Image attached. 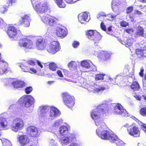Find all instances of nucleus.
<instances>
[{"label": "nucleus", "instance_id": "obj_26", "mask_svg": "<svg viewBox=\"0 0 146 146\" xmlns=\"http://www.w3.org/2000/svg\"><path fill=\"white\" fill-rule=\"evenodd\" d=\"M70 130V127L68 125H61L59 128V133L60 135H66L69 132V130Z\"/></svg>", "mask_w": 146, "mask_h": 146}, {"label": "nucleus", "instance_id": "obj_64", "mask_svg": "<svg viewBox=\"0 0 146 146\" xmlns=\"http://www.w3.org/2000/svg\"><path fill=\"white\" fill-rule=\"evenodd\" d=\"M134 96L137 100H141V97L139 96L135 95V96Z\"/></svg>", "mask_w": 146, "mask_h": 146}, {"label": "nucleus", "instance_id": "obj_12", "mask_svg": "<svg viewBox=\"0 0 146 146\" xmlns=\"http://www.w3.org/2000/svg\"><path fill=\"white\" fill-rule=\"evenodd\" d=\"M39 115L44 119L48 120L50 107L48 106H41L38 108Z\"/></svg>", "mask_w": 146, "mask_h": 146}, {"label": "nucleus", "instance_id": "obj_14", "mask_svg": "<svg viewBox=\"0 0 146 146\" xmlns=\"http://www.w3.org/2000/svg\"><path fill=\"white\" fill-rule=\"evenodd\" d=\"M59 43L58 41H52L47 47L48 51L50 53L54 54L59 51L60 49L59 46Z\"/></svg>", "mask_w": 146, "mask_h": 146}, {"label": "nucleus", "instance_id": "obj_18", "mask_svg": "<svg viewBox=\"0 0 146 146\" xmlns=\"http://www.w3.org/2000/svg\"><path fill=\"white\" fill-rule=\"evenodd\" d=\"M30 21L29 16L25 14L21 16V19L19 21V23L25 27H28L30 25Z\"/></svg>", "mask_w": 146, "mask_h": 146}, {"label": "nucleus", "instance_id": "obj_15", "mask_svg": "<svg viewBox=\"0 0 146 146\" xmlns=\"http://www.w3.org/2000/svg\"><path fill=\"white\" fill-rule=\"evenodd\" d=\"M61 114L60 110L54 107L50 108L48 116V120L53 119L54 118L59 116Z\"/></svg>", "mask_w": 146, "mask_h": 146}, {"label": "nucleus", "instance_id": "obj_45", "mask_svg": "<svg viewBox=\"0 0 146 146\" xmlns=\"http://www.w3.org/2000/svg\"><path fill=\"white\" fill-rule=\"evenodd\" d=\"M140 113L143 116L145 115H146V108H141L140 111Z\"/></svg>", "mask_w": 146, "mask_h": 146}, {"label": "nucleus", "instance_id": "obj_39", "mask_svg": "<svg viewBox=\"0 0 146 146\" xmlns=\"http://www.w3.org/2000/svg\"><path fill=\"white\" fill-rule=\"evenodd\" d=\"M146 50V47L145 48H144L143 50L140 49H137L136 50L135 52L136 54L138 55V56L140 57L141 56H142L143 55V50Z\"/></svg>", "mask_w": 146, "mask_h": 146}, {"label": "nucleus", "instance_id": "obj_30", "mask_svg": "<svg viewBox=\"0 0 146 146\" xmlns=\"http://www.w3.org/2000/svg\"><path fill=\"white\" fill-rule=\"evenodd\" d=\"M115 137L117 138H113L112 142L115 143L118 146H124V144L123 141L119 139L116 135Z\"/></svg>", "mask_w": 146, "mask_h": 146}, {"label": "nucleus", "instance_id": "obj_3", "mask_svg": "<svg viewBox=\"0 0 146 146\" xmlns=\"http://www.w3.org/2000/svg\"><path fill=\"white\" fill-rule=\"evenodd\" d=\"M34 10L39 14L45 13L48 9L47 3L37 1L34 3L35 0H31Z\"/></svg>", "mask_w": 146, "mask_h": 146}, {"label": "nucleus", "instance_id": "obj_50", "mask_svg": "<svg viewBox=\"0 0 146 146\" xmlns=\"http://www.w3.org/2000/svg\"><path fill=\"white\" fill-rule=\"evenodd\" d=\"M133 9V7H129L127 8L126 10V13L127 14H129L131 13Z\"/></svg>", "mask_w": 146, "mask_h": 146}, {"label": "nucleus", "instance_id": "obj_51", "mask_svg": "<svg viewBox=\"0 0 146 146\" xmlns=\"http://www.w3.org/2000/svg\"><path fill=\"white\" fill-rule=\"evenodd\" d=\"M141 129L146 133V124L141 123Z\"/></svg>", "mask_w": 146, "mask_h": 146}, {"label": "nucleus", "instance_id": "obj_42", "mask_svg": "<svg viewBox=\"0 0 146 146\" xmlns=\"http://www.w3.org/2000/svg\"><path fill=\"white\" fill-rule=\"evenodd\" d=\"M49 67L51 70L55 71L57 68V66L55 63L52 62L49 64Z\"/></svg>", "mask_w": 146, "mask_h": 146}, {"label": "nucleus", "instance_id": "obj_31", "mask_svg": "<svg viewBox=\"0 0 146 146\" xmlns=\"http://www.w3.org/2000/svg\"><path fill=\"white\" fill-rule=\"evenodd\" d=\"M101 53L102 54L103 57L105 60L109 59L111 54V52L108 51H102Z\"/></svg>", "mask_w": 146, "mask_h": 146}, {"label": "nucleus", "instance_id": "obj_58", "mask_svg": "<svg viewBox=\"0 0 146 146\" xmlns=\"http://www.w3.org/2000/svg\"><path fill=\"white\" fill-rule=\"evenodd\" d=\"M111 27V26H110L108 29L107 32V33L109 35H111V33H110L111 31H112Z\"/></svg>", "mask_w": 146, "mask_h": 146}, {"label": "nucleus", "instance_id": "obj_8", "mask_svg": "<svg viewBox=\"0 0 146 146\" xmlns=\"http://www.w3.org/2000/svg\"><path fill=\"white\" fill-rule=\"evenodd\" d=\"M86 35L88 38L93 41L94 43H98L101 39L102 36L100 34L96 31L90 30L87 31Z\"/></svg>", "mask_w": 146, "mask_h": 146}, {"label": "nucleus", "instance_id": "obj_57", "mask_svg": "<svg viewBox=\"0 0 146 146\" xmlns=\"http://www.w3.org/2000/svg\"><path fill=\"white\" fill-rule=\"evenodd\" d=\"M125 31L129 34L132 33L133 32V30L132 29H126Z\"/></svg>", "mask_w": 146, "mask_h": 146}, {"label": "nucleus", "instance_id": "obj_4", "mask_svg": "<svg viewBox=\"0 0 146 146\" xmlns=\"http://www.w3.org/2000/svg\"><path fill=\"white\" fill-rule=\"evenodd\" d=\"M19 46L23 47L25 48V51L33 50L35 48V44L32 40L28 39L27 37L20 39L19 41Z\"/></svg>", "mask_w": 146, "mask_h": 146}, {"label": "nucleus", "instance_id": "obj_56", "mask_svg": "<svg viewBox=\"0 0 146 146\" xmlns=\"http://www.w3.org/2000/svg\"><path fill=\"white\" fill-rule=\"evenodd\" d=\"M78 0H66V1L67 3H73Z\"/></svg>", "mask_w": 146, "mask_h": 146}, {"label": "nucleus", "instance_id": "obj_43", "mask_svg": "<svg viewBox=\"0 0 146 146\" xmlns=\"http://www.w3.org/2000/svg\"><path fill=\"white\" fill-rule=\"evenodd\" d=\"M105 74H97L96 75L95 79L96 80H98L104 79V77Z\"/></svg>", "mask_w": 146, "mask_h": 146}, {"label": "nucleus", "instance_id": "obj_13", "mask_svg": "<svg viewBox=\"0 0 146 146\" xmlns=\"http://www.w3.org/2000/svg\"><path fill=\"white\" fill-rule=\"evenodd\" d=\"M127 131L128 134L133 137H138L140 136V130L137 126L130 125L127 128Z\"/></svg>", "mask_w": 146, "mask_h": 146}, {"label": "nucleus", "instance_id": "obj_27", "mask_svg": "<svg viewBox=\"0 0 146 146\" xmlns=\"http://www.w3.org/2000/svg\"><path fill=\"white\" fill-rule=\"evenodd\" d=\"M25 84L23 82L20 80H13L12 86L15 88L18 89L22 88L24 86Z\"/></svg>", "mask_w": 146, "mask_h": 146}, {"label": "nucleus", "instance_id": "obj_32", "mask_svg": "<svg viewBox=\"0 0 146 146\" xmlns=\"http://www.w3.org/2000/svg\"><path fill=\"white\" fill-rule=\"evenodd\" d=\"M131 87L133 91L138 90L140 88L139 84L136 82H133L131 85Z\"/></svg>", "mask_w": 146, "mask_h": 146}, {"label": "nucleus", "instance_id": "obj_59", "mask_svg": "<svg viewBox=\"0 0 146 146\" xmlns=\"http://www.w3.org/2000/svg\"><path fill=\"white\" fill-rule=\"evenodd\" d=\"M110 80L111 82L113 80V79L109 76H106V81L108 82Z\"/></svg>", "mask_w": 146, "mask_h": 146}, {"label": "nucleus", "instance_id": "obj_52", "mask_svg": "<svg viewBox=\"0 0 146 146\" xmlns=\"http://www.w3.org/2000/svg\"><path fill=\"white\" fill-rule=\"evenodd\" d=\"M128 25V24L125 21H122L120 23L121 26L123 27H125Z\"/></svg>", "mask_w": 146, "mask_h": 146}, {"label": "nucleus", "instance_id": "obj_63", "mask_svg": "<svg viewBox=\"0 0 146 146\" xmlns=\"http://www.w3.org/2000/svg\"><path fill=\"white\" fill-rule=\"evenodd\" d=\"M134 13L135 14H137L139 15H142V14L141 11L138 10H135V11Z\"/></svg>", "mask_w": 146, "mask_h": 146}, {"label": "nucleus", "instance_id": "obj_53", "mask_svg": "<svg viewBox=\"0 0 146 146\" xmlns=\"http://www.w3.org/2000/svg\"><path fill=\"white\" fill-rule=\"evenodd\" d=\"M16 0H8V1L7 2L8 6H10L12 5L13 3H15Z\"/></svg>", "mask_w": 146, "mask_h": 146}, {"label": "nucleus", "instance_id": "obj_48", "mask_svg": "<svg viewBox=\"0 0 146 146\" xmlns=\"http://www.w3.org/2000/svg\"><path fill=\"white\" fill-rule=\"evenodd\" d=\"M77 65L76 63V62L72 61L68 64L69 67H75Z\"/></svg>", "mask_w": 146, "mask_h": 146}, {"label": "nucleus", "instance_id": "obj_47", "mask_svg": "<svg viewBox=\"0 0 146 146\" xmlns=\"http://www.w3.org/2000/svg\"><path fill=\"white\" fill-rule=\"evenodd\" d=\"M27 64V66L29 67H31V66H34L35 64V62L33 60H30L27 62H26Z\"/></svg>", "mask_w": 146, "mask_h": 146}, {"label": "nucleus", "instance_id": "obj_38", "mask_svg": "<svg viewBox=\"0 0 146 146\" xmlns=\"http://www.w3.org/2000/svg\"><path fill=\"white\" fill-rule=\"evenodd\" d=\"M118 3L114 1H113L111 3V7L113 11L115 12L117 9Z\"/></svg>", "mask_w": 146, "mask_h": 146}, {"label": "nucleus", "instance_id": "obj_17", "mask_svg": "<svg viewBox=\"0 0 146 146\" xmlns=\"http://www.w3.org/2000/svg\"><path fill=\"white\" fill-rule=\"evenodd\" d=\"M75 137V135L73 134H69L67 136L62 137L60 140V142L63 145L68 144L70 141Z\"/></svg>", "mask_w": 146, "mask_h": 146}, {"label": "nucleus", "instance_id": "obj_5", "mask_svg": "<svg viewBox=\"0 0 146 146\" xmlns=\"http://www.w3.org/2000/svg\"><path fill=\"white\" fill-rule=\"evenodd\" d=\"M24 126L23 120L21 118L17 117L14 119L11 124V129L15 132L21 130Z\"/></svg>", "mask_w": 146, "mask_h": 146}, {"label": "nucleus", "instance_id": "obj_23", "mask_svg": "<svg viewBox=\"0 0 146 146\" xmlns=\"http://www.w3.org/2000/svg\"><path fill=\"white\" fill-rule=\"evenodd\" d=\"M20 67L23 70V71L24 72H30L31 73H36L37 71L36 70L33 68L31 67H29L27 66V64L26 62H24L23 64H22L20 65Z\"/></svg>", "mask_w": 146, "mask_h": 146}, {"label": "nucleus", "instance_id": "obj_16", "mask_svg": "<svg viewBox=\"0 0 146 146\" xmlns=\"http://www.w3.org/2000/svg\"><path fill=\"white\" fill-rule=\"evenodd\" d=\"M7 115L6 112L0 114V127H1L2 129H5L9 128L7 121L5 118Z\"/></svg>", "mask_w": 146, "mask_h": 146}, {"label": "nucleus", "instance_id": "obj_46", "mask_svg": "<svg viewBox=\"0 0 146 146\" xmlns=\"http://www.w3.org/2000/svg\"><path fill=\"white\" fill-rule=\"evenodd\" d=\"M79 42L76 41H74L72 44V46L74 48H78L79 46Z\"/></svg>", "mask_w": 146, "mask_h": 146}, {"label": "nucleus", "instance_id": "obj_61", "mask_svg": "<svg viewBox=\"0 0 146 146\" xmlns=\"http://www.w3.org/2000/svg\"><path fill=\"white\" fill-rule=\"evenodd\" d=\"M4 24V21L2 18L0 17V27H1Z\"/></svg>", "mask_w": 146, "mask_h": 146}, {"label": "nucleus", "instance_id": "obj_34", "mask_svg": "<svg viewBox=\"0 0 146 146\" xmlns=\"http://www.w3.org/2000/svg\"><path fill=\"white\" fill-rule=\"evenodd\" d=\"M3 146H12L11 142L8 140L3 138L1 139Z\"/></svg>", "mask_w": 146, "mask_h": 146}, {"label": "nucleus", "instance_id": "obj_20", "mask_svg": "<svg viewBox=\"0 0 146 146\" xmlns=\"http://www.w3.org/2000/svg\"><path fill=\"white\" fill-rule=\"evenodd\" d=\"M27 133L32 137H37L39 135L37 128L34 126H30L27 128Z\"/></svg>", "mask_w": 146, "mask_h": 146}, {"label": "nucleus", "instance_id": "obj_22", "mask_svg": "<svg viewBox=\"0 0 146 146\" xmlns=\"http://www.w3.org/2000/svg\"><path fill=\"white\" fill-rule=\"evenodd\" d=\"M36 48L38 50H43L46 47L45 40L42 37H40L36 42Z\"/></svg>", "mask_w": 146, "mask_h": 146}, {"label": "nucleus", "instance_id": "obj_54", "mask_svg": "<svg viewBox=\"0 0 146 146\" xmlns=\"http://www.w3.org/2000/svg\"><path fill=\"white\" fill-rule=\"evenodd\" d=\"M100 27L102 29L103 31H106V27L104 23L102 22L101 23Z\"/></svg>", "mask_w": 146, "mask_h": 146}, {"label": "nucleus", "instance_id": "obj_37", "mask_svg": "<svg viewBox=\"0 0 146 146\" xmlns=\"http://www.w3.org/2000/svg\"><path fill=\"white\" fill-rule=\"evenodd\" d=\"M116 16L117 15H112L111 14L107 15H106V19L110 21H113L116 18Z\"/></svg>", "mask_w": 146, "mask_h": 146}, {"label": "nucleus", "instance_id": "obj_62", "mask_svg": "<svg viewBox=\"0 0 146 146\" xmlns=\"http://www.w3.org/2000/svg\"><path fill=\"white\" fill-rule=\"evenodd\" d=\"M57 74L59 76L61 77H63V75L60 71L58 70L57 71Z\"/></svg>", "mask_w": 146, "mask_h": 146}, {"label": "nucleus", "instance_id": "obj_29", "mask_svg": "<svg viewBox=\"0 0 146 146\" xmlns=\"http://www.w3.org/2000/svg\"><path fill=\"white\" fill-rule=\"evenodd\" d=\"M97 17L101 21H104L106 20V14L104 12H100L97 15Z\"/></svg>", "mask_w": 146, "mask_h": 146}, {"label": "nucleus", "instance_id": "obj_25", "mask_svg": "<svg viewBox=\"0 0 146 146\" xmlns=\"http://www.w3.org/2000/svg\"><path fill=\"white\" fill-rule=\"evenodd\" d=\"M19 140L21 146H24L28 144L29 142V139L26 135H22L19 136Z\"/></svg>", "mask_w": 146, "mask_h": 146}, {"label": "nucleus", "instance_id": "obj_24", "mask_svg": "<svg viewBox=\"0 0 146 146\" xmlns=\"http://www.w3.org/2000/svg\"><path fill=\"white\" fill-rule=\"evenodd\" d=\"M56 33L58 36L63 38L67 34V30L65 27L62 28L58 27L56 30Z\"/></svg>", "mask_w": 146, "mask_h": 146}, {"label": "nucleus", "instance_id": "obj_41", "mask_svg": "<svg viewBox=\"0 0 146 146\" xmlns=\"http://www.w3.org/2000/svg\"><path fill=\"white\" fill-rule=\"evenodd\" d=\"M62 123V119H60L56 120L54 123H53L52 125L54 127H58V126L61 125Z\"/></svg>", "mask_w": 146, "mask_h": 146}, {"label": "nucleus", "instance_id": "obj_10", "mask_svg": "<svg viewBox=\"0 0 146 146\" xmlns=\"http://www.w3.org/2000/svg\"><path fill=\"white\" fill-rule=\"evenodd\" d=\"M42 21L45 24L49 26H52L55 24L57 21L55 17L50 16L48 14H45L42 16L39 14Z\"/></svg>", "mask_w": 146, "mask_h": 146}, {"label": "nucleus", "instance_id": "obj_40", "mask_svg": "<svg viewBox=\"0 0 146 146\" xmlns=\"http://www.w3.org/2000/svg\"><path fill=\"white\" fill-rule=\"evenodd\" d=\"M8 6L7 5H0V13H5L7 11V8Z\"/></svg>", "mask_w": 146, "mask_h": 146}, {"label": "nucleus", "instance_id": "obj_55", "mask_svg": "<svg viewBox=\"0 0 146 146\" xmlns=\"http://www.w3.org/2000/svg\"><path fill=\"white\" fill-rule=\"evenodd\" d=\"M144 69L143 67L141 68L140 72H139V74L141 77H143V76Z\"/></svg>", "mask_w": 146, "mask_h": 146}, {"label": "nucleus", "instance_id": "obj_60", "mask_svg": "<svg viewBox=\"0 0 146 146\" xmlns=\"http://www.w3.org/2000/svg\"><path fill=\"white\" fill-rule=\"evenodd\" d=\"M36 63L37 65L39 66L41 68L43 67V66L41 62L38 60H36Z\"/></svg>", "mask_w": 146, "mask_h": 146}, {"label": "nucleus", "instance_id": "obj_19", "mask_svg": "<svg viewBox=\"0 0 146 146\" xmlns=\"http://www.w3.org/2000/svg\"><path fill=\"white\" fill-rule=\"evenodd\" d=\"M6 32L9 36L11 38L15 37L17 34L16 29L13 26L8 27H7Z\"/></svg>", "mask_w": 146, "mask_h": 146}, {"label": "nucleus", "instance_id": "obj_9", "mask_svg": "<svg viewBox=\"0 0 146 146\" xmlns=\"http://www.w3.org/2000/svg\"><path fill=\"white\" fill-rule=\"evenodd\" d=\"M112 106L113 107V111L115 114L120 115L123 116H127L128 113L121 105L119 104H114Z\"/></svg>", "mask_w": 146, "mask_h": 146}, {"label": "nucleus", "instance_id": "obj_2", "mask_svg": "<svg viewBox=\"0 0 146 146\" xmlns=\"http://www.w3.org/2000/svg\"><path fill=\"white\" fill-rule=\"evenodd\" d=\"M75 83H78V85L80 86L87 89L89 91L93 92L94 93L102 92L105 89V87L99 86L98 88H96L84 82V79L82 78L80 80L76 79L73 81Z\"/></svg>", "mask_w": 146, "mask_h": 146}, {"label": "nucleus", "instance_id": "obj_11", "mask_svg": "<svg viewBox=\"0 0 146 146\" xmlns=\"http://www.w3.org/2000/svg\"><path fill=\"white\" fill-rule=\"evenodd\" d=\"M63 100L64 104L69 108H72L74 104V99L68 93H64L62 94Z\"/></svg>", "mask_w": 146, "mask_h": 146}, {"label": "nucleus", "instance_id": "obj_36", "mask_svg": "<svg viewBox=\"0 0 146 146\" xmlns=\"http://www.w3.org/2000/svg\"><path fill=\"white\" fill-rule=\"evenodd\" d=\"M55 3L60 8H64L66 5L63 1V0H54Z\"/></svg>", "mask_w": 146, "mask_h": 146}, {"label": "nucleus", "instance_id": "obj_35", "mask_svg": "<svg viewBox=\"0 0 146 146\" xmlns=\"http://www.w3.org/2000/svg\"><path fill=\"white\" fill-rule=\"evenodd\" d=\"M144 30L143 28L140 26H138L137 29L136 35L139 36H143Z\"/></svg>", "mask_w": 146, "mask_h": 146}, {"label": "nucleus", "instance_id": "obj_21", "mask_svg": "<svg viewBox=\"0 0 146 146\" xmlns=\"http://www.w3.org/2000/svg\"><path fill=\"white\" fill-rule=\"evenodd\" d=\"M79 21L82 24H84L88 22L90 19L88 17V14L86 12H84L80 14L78 16Z\"/></svg>", "mask_w": 146, "mask_h": 146}, {"label": "nucleus", "instance_id": "obj_49", "mask_svg": "<svg viewBox=\"0 0 146 146\" xmlns=\"http://www.w3.org/2000/svg\"><path fill=\"white\" fill-rule=\"evenodd\" d=\"M32 88L31 87H29L26 88L25 92L27 94H29L32 91Z\"/></svg>", "mask_w": 146, "mask_h": 146}, {"label": "nucleus", "instance_id": "obj_28", "mask_svg": "<svg viewBox=\"0 0 146 146\" xmlns=\"http://www.w3.org/2000/svg\"><path fill=\"white\" fill-rule=\"evenodd\" d=\"M13 80H14L13 78H7L2 79L1 81L3 82L5 85L9 86L11 84L12 86V83Z\"/></svg>", "mask_w": 146, "mask_h": 146}, {"label": "nucleus", "instance_id": "obj_33", "mask_svg": "<svg viewBox=\"0 0 146 146\" xmlns=\"http://www.w3.org/2000/svg\"><path fill=\"white\" fill-rule=\"evenodd\" d=\"M133 42L132 39H128L126 42H123L121 41V43L125 45L127 47H129L131 46Z\"/></svg>", "mask_w": 146, "mask_h": 146}, {"label": "nucleus", "instance_id": "obj_44", "mask_svg": "<svg viewBox=\"0 0 146 146\" xmlns=\"http://www.w3.org/2000/svg\"><path fill=\"white\" fill-rule=\"evenodd\" d=\"M49 144L51 146H57L56 142L53 139H49L48 140Z\"/></svg>", "mask_w": 146, "mask_h": 146}, {"label": "nucleus", "instance_id": "obj_1", "mask_svg": "<svg viewBox=\"0 0 146 146\" xmlns=\"http://www.w3.org/2000/svg\"><path fill=\"white\" fill-rule=\"evenodd\" d=\"M107 106L106 103L100 105L97 108L92 110L90 115L98 127L96 131L98 135L102 139L108 140L112 142L113 138H117L115 137H116V135L111 131L104 130L106 126L105 123L100 119L102 115L108 111Z\"/></svg>", "mask_w": 146, "mask_h": 146}, {"label": "nucleus", "instance_id": "obj_6", "mask_svg": "<svg viewBox=\"0 0 146 146\" xmlns=\"http://www.w3.org/2000/svg\"><path fill=\"white\" fill-rule=\"evenodd\" d=\"M80 64L82 67L81 71L84 72L95 71L96 70L95 66L89 60H83L81 62Z\"/></svg>", "mask_w": 146, "mask_h": 146}, {"label": "nucleus", "instance_id": "obj_7", "mask_svg": "<svg viewBox=\"0 0 146 146\" xmlns=\"http://www.w3.org/2000/svg\"><path fill=\"white\" fill-rule=\"evenodd\" d=\"M34 99L30 95H26L23 96L18 100L17 103L23 105L24 104L25 106L28 108L34 103Z\"/></svg>", "mask_w": 146, "mask_h": 146}]
</instances>
